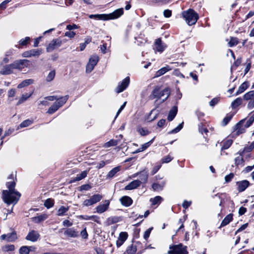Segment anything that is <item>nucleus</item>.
Instances as JSON below:
<instances>
[{
    "mask_svg": "<svg viewBox=\"0 0 254 254\" xmlns=\"http://www.w3.org/2000/svg\"><path fill=\"white\" fill-rule=\"evenodd\" d=\"M235 164L237 167L241 165L242 166L245 165V160L242 156H238L235 158Z\"/></svg>",
    "mask_w": 254,
    "mask_h": 254,
    "instance_id": "nucleus-44",
    "label": "nucleus"
},
{
    "mask_svg": "<svg viewBox=\"0 0 254 254\" xmlns=\"http://www.w3.org/2000/svg\"><path fill=\"white\" fill-rule=\"evenodd\" d=\"M220 101V97H215L213 98L210 102L209 105L211 107H214L216 104L218 103V102Z\"/></svg>",
    "mask_w": 254,
    "mask_h": 254,
    "instance_id": "nucleus-60",
    "label": "nucleus"
},
{
    "mask_svg": "<svg viewBox=\"0 0 254 254\" xmlns=\"http://www.w3.org/2000/svg\"><path fill=\"white\" fill-rule=\"evenodd\" d=\"M154 49L160 53L163 52L167 48V45L162 43L161 38L156 39L154 44Z\"/></svg>",
    "mask_w": 254,
    "mask_h": 254,
    "instance_id": "nucleus-14",
    "label": "nucleus"
},
{
    "mask_svg": "<svg viewBox=\"0 0 254 254\" xmlns=\"http://www.w3.org/2000/svg\"><path fill=\"white\" fill-rule=\"evenodd\" d=\"M68 207H66L64 206H61L58 210L57 215L60 216L64 215L65 213L68 210Z\"/></svg>",
    "mask_w": 254,
    "mask_h": 254,
    "instance_id": "nucleus-48",
    "label": "nucleus"
},
{
    "mask_svg": "<svg viewBox=\"0 0 254 254\" xmlns=\"http://www.w3.org/2000/svg\"><path fill=\"white\" fill-rule=\"evenodd\" d=\"M31 39L29 37H26L25 38L21 39L18 42V45H15V47L18 49L23 48L24 47H27L30 42Z\"/></svg>",
    "mask_w": 254,
    "mask_h": 254,
    "instance_id": "nucleus-28",
    "label": "nucleus"
},
{
    "mask_svg": "<svg viewBox=\"0 0 254 254\" xmlns=\"http://www.w3.org/2000/svg\"><path fill=\"white\" fill-rule=\"evenodd\" d=\"M55 203L54 199L51 198L47 199L44 202V206L47 208L49 209L52 207Z\"/></svg>",
    "mask_w": 254,
    "mask_h": 254,
    "instance_id": "nucleus-47",
    "label": "nucleus"
},
{
    "mask_svg": "<svg viewBox=\"0 0 254 254\" xmlns=\"http://www.w3.org/2000/svg\"><path fill=\"white\" fill-rule=\"evenodd\" d=\"M249 86L250 83L248 81H246L244 82L242 84H241L238 90L233 95L236 96L242 93L249 88Z\"/></svg>",
    "mask_w": 254,
    "mask_h": 254,
    "instance_id": "nucleus-27",
    "label": "nucleus"
},
{
    "mask_svg": "<svg viewBox=\"0 0 254 254\" xmlns=\"http://www.w3.org/2000/svg\"><path fill=\"white\" fill-rule=\"evenodd\" d=\"M137 130L141 136H145L150 133V131L145 127H139Z\"/></svg>",
    "mask_w": 254,
    "mask_h": 254,
    "instance_id": "nucleus-53",
    "label": "nucleus"
},
{
    "mask_svg": "<svg viewBox=\"0 0 254 254\" xmlns=\"http://www.w3.org/2000/svg\"><path fill=\"white\" fill-rule=\"evenodd\" d=\"M29 61L26 59L15 61L13 63L14 69L22 70L25 67H27Z\"/></svg>",
    "mask_w": 254,
    "mask_h": 254,
    "instance_id": "nucleus-10",
    "label": "nucleus"
},
{
    "mask_svg": "<svg viewBox=\"0 0 254 254\" xmlns=\"http://www.w3.org/2000/svg\"><path fill=\"white\" fill-rule=\"evenodd\" d=\"M34 83V80L33 79H27L22 81L17 86L18 88H21L26 86H27Z\"/></svg>",
    "mask_w": 254,
    "mask_h": 254,
    "instance_id": "nucleus-40",
    "label": "nucleus"
},
{
    "mask_svg": "<svg viewBox=\"0 0 254 254\" xmlns=\"http://www.w3.org/2000/svg\"><path fill=\"white\" fill-rule=\"evenodd\" d=\"M33 92L28 94L25 93L22 95L21 97L19 98L18 101L16 103V106H19V105L22 104L25 101H26L29 98H30L32 95Z\"/></svg>",
    "mask_w": 254,
    "mask_h": 254,
    "instance_id": "nucleus-39",
    "label": "nucleus"
},
{
    "mask_svg": "<svg viewBox=\"0 0 254 254\" xmlns=\"http://www.w3.org/2000/svg\"><path fill=\"white\" fill-rule=\"evenodd\" d=\"M215 196L218 197L220 199V202L219 203V205L222 207V208L221 209V212H222L223 210V208L224 207V203L225 202V199L227 198L228 194L226 193V192H218L215 194Z\"/></svg>",
    "mask_w": 254,
    "mask_h": 254,
    "instance_id": "nucleus-29",
    "label": "nucleus"
},
{
    "mask_svg": "<svg viewBox=\"0 0 254 254\" xmlns=\"http://www.w3.org/2000/svg\"><path fill=\"white\" fill-rule=\"evenodd\" d=\"M14 69L12 64L6 65L0 71V73L3 75H8L13 73V70Z\"/></svg>",
    "mask_w": 254,
    "mask_h": 254,
    "instance_id": "nucleus-30",
    "label": "nucleus"
},
{
    "mask_svg": "<svg viewBox=\"0 0 254 254\" xmlns=\"http://www.w3.org/2000/svg\"><path fill=\"white\" fill-rule=\"evenodd\" d=\"M166 185V181H162L159 183H154L152 185V188L154 191H162Z\"/></svg>",
    "mask_w": 254,
    "mask_h": 254,
    "instance_id": "nucleus-25",
    "label": "nucleus"
},
{
    "mask_svg": "<svg viewBox=\"0 0 254 254\" xmlns=\"http://www.w3.org/2000/svg\"><path fill=\"white\" fill-rule=\"evenodd\" d=\"M121 221V218L119 217L114 216L109 217L107 219V221L109 225H111L114 223H116Z\"/></svg>",
    "mask_w": 254,
    "mask_h": 254,
    "instance_id": "nucleus-50",
    "label": "nucleus"
},
{
    "mask_svg": "<svg viewBox=\"0 0 254 254\" xmlns=\"http://www.w3.org/2000/svg\"><path fill=\"white\" fill-rule=\"evenodd\" d=\"M109 204V200H106L104 204H99L96 207V212L99 213L104 212L108 209Z\"/></svg>",
    "mask_w": 254,
    "mask_h": 254,
    "instance_id": "nucleus-23",
    "label": "nucleus"
},
{
    "mask_svg": "<svg viewBox=\"0 0 254 254\" xmlns=\"http://www.w3.org/2000/svg\"><path fill=\"white\" fill-rule=\"evenodd\" d=\"M152 200V204L153 205H155L158 204V203L161 202V200L162 199V198L160 196H156L154 197L153 198H151V200Z\"/></svg>",
    "mask_w": 254,
    "mask_h": 254,
    "instance_id": "nucleus-64",
    "label": "nucleus"
},
{
    "mask_svg": "<svg viewBox=\"0 0 254 254\" xmlns=\"http://www.w3.org/2000/svg\"><path fill=\"white\" fill-rule=\"evenodd\" d=\"M178 113V107L177 106H173L172 109L170 110L168 117L167 120L171 122L174 120L177 115Z\"/></svg>",
    "mask_w": 254,
    "mask_h": 254,
    "instance_id": "nucleus-31",
    "label": "nucleus"
},
{
    "mask_svg": "<svg viewBox=\"0 0 254 254\" xmlns=\"http://www.w3.org/2000/svg\"><path fill=\"white\" fill-rule=\"evenodd\" d=\"M29 253L30 250L27 246H22L19 250V254H29Z\"/></svg>",
    "mask_w": 254,
    "mask_h": 254,
    "instance_id": "nucleus-55",
    "label": "nucleus"
},
{
    "mask_svg": "<svg viewBox=\"0 0 254 254\" xmlns=\"http://www.w3.org/2000/svg\"><path fill=\"white\" fill-rule=\"evenodd\" d=\"M99 61V57L97 56H93L90 57L88 63L86 66V72H91L96 65Z\"/></svg>",
    "mask_w": 254,
    "mask_h": 254,
    "instance_id": "nucleus-7",
    "label": "nucleus"
},
{
    "mask_svg": "<svg viewBox=\"0 0 254 254\" xmlns=\"http://www.w3.org/2000/svg\"><path fill=\"white\" fill-rule=\"evenodd\" d=\"M120 171V167L118 166L112 169L107 175V178H112Z\"/></svg>",
    "mask_w": 254,
    "mask_h": 254,
    "instance_id": "nucleus-46",
    "label": "nucleus"
},
{
    "mask_svg": "<svg viewBox=\"0 0 254 254\" xmlns=\"http://www.w3.org/2000/svg\"><path fill=\"white\" fill-rule=\"evenodd\" d=\"M160 89L161 87L156 86L154 87L148 98L149 100H154L156 99L155 102L160 99Z\"/></svg>",
    "mask_w": 254,
    "mask_h": 254,
    "instance_id": "nucleus-17",
    "label": "nucleus"
},
{
    "mask_svg": "<svg viewBox=\"0 0 254 254\" xmlns=\"http://www.w3.org/2000/svg\"><path fill=\"white\" fill-rule=\"evenodd\" d=\"M171 68L170 66L167 65L166 66L163 67L159 69L155 74V77H159L166 73L167 71L170 70Z\"/></svg>",
    "mask_w": 254,
    "mask_h": 254,
    "instance_id": "nucleus-38",
    "label": "nucleus"
},
{
    "mask_svg": "<svg viewBox=\"0 0 254 254\" xmlns=\"http://www.w3.org/2000/svg\"><path fill=\"white\" fill-rule=\"evenodd\" d=\"M119 140L117 139H112L109 141L105 143L103 145V147L104 148H109L112 146H115L118 145Z\"/></svg>",
    "mask_w": 254,
    "mask_h": 254,
    "instance_id": "nucleus-41",
    "label": "nucleus"
},
{
    "mask_svg": "<svg viewBox=\"0 0 254 254\" xmlns=\"http://www.w3.org/2000/svg\"><path fill=\"white\" fill-rule=\"evenodd\" d=\"M233 214L232 213H230L227 215L222 220L218 228L220 229L221 227H223L229 224L233 220Z\"/></svg>",
    "mask_w": 254,
    "mask_h": 254,
    "instance_id": "nucleus-32",
    "label": "nucleus"
},
{
    "mask_svg": "<svg viewBox=\"0 0 254 254\" xmlns=\"http://www.w3.org/2000/svg\"><path fill=\"white\" fill-rule=\"evenodd\" d=\"M243 103V99L241 97H238L235 99L231 103V107L233 109H235Z\"/></svg>",
    "mask_w": 254,
    "mask_h": 254,
    "instance_id": "nucleus-43",
    "label": "nucleus"
},
{
    "mask_svg": "<svg viewBox=\"0 0 254 254\" xmlns=\"http://www.w3.org/2000/svg\"><path fill=\"white\" fill-rule=\"evenodd\" d=\"M234 177V174L233 173H230L229 174L226 175L225 177V181L226 183H229L232 181V179Z\"/></svg>",
    "mask_w": 254,
    "mask_h": 254,
    "instance_id": "nucleus-63",
    "label": "nucleus"
},
{
    "mask_svg": "<svg viewBox=\"0 0 254 254\" xmlns=\"http://www.w3.org/2000/svg\"><path fill=\"white\" fill-rule=\"evenodd\" d=\"M195 115L197 116L198 120L200 122H206L205 120L204 119V117L205 116V114L204 113L202 112L199 110H197L195 112Z\"/></svg>",
    "mask_w": 254,
    "mask_h": 254,
    "instance_id": "nucleus-49",
    "label": "nucleus"
},
{
    "mask_svg": "<svg viewBox=\"0 0 254 254\" xmlns=\"http://www.w3.org/2000/svg\"><path fill=\"white\" fill-rule=\"evenodd\" d=\"M184 127V122L179 124L176 127L168 132V134H174L179 132Z\"/></svg>",
    "mask_w": 254,
    "mask_h": 254,
    "instance_id": "nucleus-52",
    "label": "nucleus"
},
{
    "mask_svg": "<svg viewBox=\"0 0 254 254\" xmlns=\"http://www.w3.org/2000/svg\"><path fill=\"white\" fill-rule=\"evenodd\" d=\"M254 149V141L250 145H247L244 148V152L250 153Z\"/></svg>",
    "mask_w": 254,
    "mask_h": 254,
    "instance_id": "nucleus-56",
    "label": "nucleus"
},
{
    "mask_svg": "<svg viewBox=\"0 0 254 254\" xmlns=\"http://www.w3.org/2000/svg\"><path fill=\"white\" fill-rule=\"evenodd\" d=\"M89 18L91 19H94L99 20H107V14H90L89 15Z\"/></svg>",
    "mask_w": 254,
    "mask_h": 254,
    "instance_id": "nucleus-35",
    "label": "nucleus"
},
{
    "mask_svg": "<svg viewBox=\"0 0 254 254\" xmlns=\"http://www.w3.org/2000/svg\"><path fill=\"white\" fill-rule=\"evenodd\" d=\"M2 250L4 252H8L9 251H13L15 250V246L14 245H6L2 247Z\"/></svg>",
    "mask_w": 254,
    "mask_h": 254,
    "instance_id": "nucleus-54",
    "label": "nucleus"
},
{
    "mask_svg": "<svg viewBox=\"0 0 254 254\" xmlns=\"http://www.w3.org/2000/svg\"><path fill=\"white\" fill-rule=\"evenodd\" d=\"M68 95L61 97L59 101H56L48 110L47 113L52 115L58 111L61 107L64 105L68 99Z\"/></svg>",
    "mask_w": 254,
    "mask_h": 254,
    "instance_id": "nucleus-4",
    "label": "nucleus"
},
{
    "mask_svg": "<svg viewBox=\"0 0 254 254\" xmlns=\"http://www.w3.org/2000/svg\"><path fill=\"white\" fill-rule=\"evenodd\" d=\"M8 190L2 191L1 198L3 201L7 205L13 204L14 205L19 201L21 194L15 190V182H6L5 184Z\"/></svg>",
    "mask_w": 254,
    "mask_h": 254,
    "instance_id": "nucleus-1",
    "label": "nucleus"
},
{
    "mask_svg": "<svg viewBox=\"0 0 254 254\" xmlns=\"http://www.w3.org/2000/svg\"><path fill=\"white\" fill-rule=\"evenodd\" d=\"M48 218V216L46 214H41L39 216L34 217L32 218L33 221L37 223H39Z\"/></svg>",
    "mask_w": 254,
    "mask_h": 254,
    "instance_id": "nucleus-42",
    "label": "nucleus"
},
{
    "mask_svg": "<svg viewBox=\"0 0 254 254\" xmlns=\"http://www.w3.org/2000/svg\"><path fill=\"white\" fill-rule=\"evenodd\" d=\"M39 233L35 230H31L25 237V239L32 242H36L40 238Z\"/></svg>",
    "mask_w": 254,
    "mask_h": 254,
    "instance_id": "nucleus-15",
    "label": "nucleus"
},
{
    "mask_svg": "<svg viewBox=\"0 0 254 254\" xmlns=\"http://www.w3.org/2000/svg\"><path fill=\"white\" fill-rule=\"evenodd\" d=\"M234 113H229L227 114L225 117L223 119L221 123V125L222 127H225L227 126L230 121L232 119L233 116H234Z\"/></svg>",
    "mask_w": 254,
    "mask_h": 254,
    "instance_id": "nucleus-34",
    "label": "nucleus"
},
{
    "mask_svg": "<svg viewBox=\"0 0 254 254\" xmlns=\"http://www.w3.org/2000/svg\"><path fill=\"white\" fill-rule=\"evenodd\" d=\"M0 239L3 240H5L7 242H14L17 239V233L14 230L11 233L1 235Z\"/></svg>",
    "mask_w": 254,
    "mask_h": 254,
    "instance_id": "nucleus-11",
    "label": "nucleus"
},
{
    "mask_svg": "<svg viewBox=\"0 0 254 254\" xmlns=\"http://www.w3.org/2000/svg\"><path fill=\"white\" fill-rule=\"evenodd\" d=\"M159 93H160V98L162 97H163V96H164L165 94H167V97L165 99H163L161 102V103H163L164 102H165L167 100V99L169 97V96H170V95H171L170 88L169 87H165L162 90L160 89Z\"/></svg>",
    "mask_w": 254,
    "mask_h": 254,
    "instance_id": "nucleus-33",
    "label": "nucleus"
},
{
    "mask_svg": "<svg viewBox=\"0 0 254 254\" xmlns=\"http://www.w3.org/2000/svg\"><path fill=\"white\" fill-rule=\"evenodd\" d=\"M138 176L139 178V181H141V184H146L148 181L149 174L148 171L146 169H144L143 170L137 172L134 175V176Z\"/></svg>",
    "mask_w": 254,
    "mask_h": 254,
    "instance_id": "nucleus-13",
    "label": "nucleus"
},
{
    "mask_svg": "<svg viewBox=\"0 0 254 254\" xmlns=\"http://www.w3.org/2000/svg\"><path fill=\"white\" fill-rule=\"evenodd\" d=\"M64 234L70 238H77L79 236L78 231L73 227L67 229L64 231Z\"/></svg>",
    "mask_w": 254,
    "mask_h": 254,
    "instance_id": "nucleus-22",
    "label": "nucleus"
},
{
    "mask_svg": "<svg viewBox=\"0 0 254 254\" xmlns=\"http://www.w3.org/2000/svg\"><path fill=\"white\" fill-rule=\"evenodd\" d=\"M41 54V51L37 49H32L24 52L22 56L25 58H29L32 56H38Z\"/></svg>",
    "mask_w": 254,
    "mask_h": 254,
    "instance_id": "nucleus-24",
    "label": "nucleus"
},
{
    "mask_svg": "<svg viewBox=\"0 0 254 254\" xmlns=\"http://www.w3.org/2000/svg\"><path fill=\"white\" fill-rule=\"evenodd\" d=\"M141 184V181L139 180H133L127 185L124 190H132L137 189L140 186Z\"/></svg>",
    "mask_w": 254,
    "mask_h": 254,
    "instance_id": "nucleus-20",
    "label": "nucleus"
},
{
    "mask_svg": "<svg viewBox=\"0 0 254 254\" xmlns=\"http://www.w3.org/2000/svg\"><path fill=\"white\" fill-rule=\"evenodd\" d=\"M206 122H200L198 124V129L199 133L203 135L205 138L208 137V130L206 126Z\"/></svg>",
    "mask_w": 254,
    "mask_h": 254,
    "instance_id": "nucleus-19",
    "label": "nucleus"
},
{
    "mask_svg": "<svg viewBox=\"0 0 254 254\" xmlns=\"http://www.w3.org/2000/svg\"><path fill=\"white\" fill-rule=\"evenodd\" d=\"M254 122V111L251 112L249 116L245 119L240 120L234 127V130L236 131V135H239L246 132V128L251 126Z\"/></svg>",
    "mask_w": 254,
    "mask_h": 254,
    "instance_id": "nucleus-2",
    "label": "nucleus"
},
{
    "mask_svg": "<svg viewBox=\"0 0 254 254\" xmlns=\"http://www.w3.org/2000/svg\"><path fill=\"white\" fill-rule=\"evenodd\" d=\"M102 198L103 197L101 194H96L93 195L90 198L93 204H94L99 202L102 199Z\"/></svg>",
    "mask_w": 254,
    "mask_h": 254,
    "instance_id": "nucleus-45",
    "label": "nucleus"
},
{
    "mask_svg": "<svg viewBox=\"0 0 254 254\" xmlns=\"http://www.w3.org/2000/svg\"><path fill=\"white\" fill-rule=\"evenodd\" d=\"M169 248L171 250L168 252V254H188L187 247L182 243L171 245Z\"/></svg>",
    "mask_w": 254,
    "mask_h": 254,
    "instance_id": "nucleus-5",
    "label": "nucleus"
},
{
    "mask_svg": "<svg viewBox=\"0 0 254 254\" xmlns=\"http://www.w3.org/2000/svg\"><path fill=\"white\" fill-rule=\"evenodd\" d=\"M32 123V121L29 120V119H27V120H24V121H23L19 125L20 127L22 128V127H28L29 126H30L31 124Z\"/></svg>",
    "mask_w": 254,
    "mask_h": 254,
    "instance_id": "nucleus-58",
    "label": "nucleus"
},
{
    "mask_svg": "<svg viewBox=\"0 0 254 254\" xmlns=\"http://www.w3.org/2000/svg\"><path fill=\"white\" fill-rule=\"evenodd\" d=\"M87 171H84L82 172L80 174H77L76 177L72 178V179L70 181V183H73L77 181H80L83 179L85 178L87 176Z\"/></svg>",
    "mask_w": 254,
    "mask_h": 254,
    "instance_id": "nucleus-36",
    "label": "nucleus"
},
{
    "mask_svg": "<svg viewBox=\"0 0 254 254\" xmlns=\"http://www.w3.org/2000/svg\"><path fill=\"white\" fill-rule=\"evenodd\" d=\"M120 202L121 204L126 207L130 206L133 203V200L131 197L128 196H122L120 199Z\"/></svg>",
    "mask_w": 254,
    "mask_h": 254,
    "instance_id": "nucleus-26",
    "label": "nucleus"
},
{
    "mask_svg": "<svg viewBox=\"0 0 254 254\" xmlns=\"http://www.w3.org/2000/svg\"><path fill=\"white\" fill-rule=\"evenodd\" d=\"M80 236L82 237V239L84 240H87L88 238V234L86 230V228L85 227L80 233Z\"/></svg>",
    "mask_w": 254,
    "mask_h": 254,
    "instance_id": "nucleus-59",
    "label": "nucleus"
},
{
    "mask_svg": "<svg viewBox=\"0 0 254 254\" xmlns=\"http://www.w3.org/2000/svg\"><path fill=\"white\" fill-rule=\"evenodd\" d=\"M124 13V11L123 8H118L112 13L107 14V20L117 19L123 15Z\"/></svg>",
    "mask_w": 254,
    "mask_h": 254,
    "instance_id": "nucleus-12",
    "label": "nucleus"
},
{
    "mask_svg": "<svg viewBox=\"0 0 254 254\" xmlns=\"http://www.w3.org/2000/svg\"><path fill=\"white\" fill-rule=\"evenodd\" d=\"M62 44V41L58 39H53L47 46L46 50L47 52H52L56 48H59Z\"/></svg>",
    "mask_w": 254,
    "mask_h": 254,
    "instance_id": "nucleus-8",
    "label": "nucleus"
},
{
    "mask_svg": "<svg viewBox=\"0 0 254 254\" xmlns=\"http://www.w3.org/2000/svg\"><path fill=\"white\" fill-rule=\"evenodd\" d=\"M242 57H240V58H238L234 63L232 66V67H234L235 69H236L238 66H239L241 63H242Z\"/></svg>",
    "mask_w": 254,
    "mask_h": 254,
    "instance_id": "nucleus-62",
    "label": "nucleus"
},
{
    "mask_svg": "<svg viewBox=\"0 0 254 254\" xmlns=\"http://www.w3.org/2000/svg\"><path fill=\"white\" fill-rule=\"evenodd\" d=\"M239 44V40L237 37H231L230 41L228 43L230 47H233Z\"/></svg>",
    "mask_w": 254,
    "mask_h": 254,
    "instance_id": "nucleus-51",
    "label": "nucleus"
},
{
    "mask_svg": "<svg viewBox=\"0 0 254 254\" xmlns=\"http://www.w3.org/2000/svg\"><path fill=\"white\" fill-rule=\"evenodd\" d=\"M129 82V77L128 76L126 77L121 82L119 83L116 89V92L119 93L124 91L128 87Z\"/></svg>",
    "mask_w": 254,
    "mask_h": 254,
    "instance_id": "nucleus-9",
    "label": "nucleus"
},
{
    "mask_svg": "<svg viewBox=\"0 0 254 254\" xmlns=\"http://www.w3.org/2000/svg\"><path fill=\"white\" fill-rule=\"evenodd\" d=\"M137 246L133 244L128 246L125 252V254H136Z\"/></svg>",
    "mask_w": 254,
    "mask_h": 254,
    "instance_id": "nucleus-37",
    "label": "nucleus"
},
{
    "mask_svg": "<svg viewBox=\"0 0 254 254\" xmlns=\"http://www.w3.org/2000/svg\"><path fill=\"white\" fill-rule=\"evenodd\" d=\"M55 74H56V72H55V70L51 71L49 73L48 76L46 77V80L48 82H50V81H52L55 78Z\"/></svg>",
    "mask_w": 254,
    "mask_h": 254,
    "instance_id": "nucleus-57",
    "label": "nucleus"
},
{
    "mask_svg": "<svg viewBox=\"0 0 254 254\" xmlns=\"http://www.w3.org/2000/svg\"><path fill=\"white\" fill-rule=\"evenodd\" d=\"M183 17L189 26L194 25L199 19L198 14L192 8H189L182 13Z\"/></svg>",
    "mask_w": 254,
    "mask_h": 254,
    "instance_id": "nucleus-3",
    "label": "nucleus"
},
{
    "mask_svg": "<svg viewBox=\"0 0 254 254\" xmlns=\"http://www.w3.org/2000/svg\"><path fill=\"white\" fill-rule=\"evenodd\" d=\"M243 99L246 101L249 100L247 105L248 109H252L254 108V90L250 91L245 94Z\"/></svg>",
    "mask_w": 254,
    "mask_h": 254,
    "instance_id": "nucleus-6",
    "label": "nucleus"
},
{
    "mask_svg": "<svg viewBox=\"0 0 254 254\" xmlns=\"http://www.w3.org/2000/svg\"><path fill=\"white\" fill-rule=\"evenodd\" d=\"M128 237V234L126 232H122L120 233L118 239L116 241V246L118 248L120 247Z\"/></svg>",
    "mask_w": 254,
    "mask_h": 254,
    "instance_id": "nucleus-18",
    "label": "nucleus"
},
{
    "mask_svg": "<svg viewBox=\"0 0 254 254\" xmlns=\"http://www.w3.org/2000/svg\"><path fill=\"white\" fill-rule=\"evenodd\" d=\"M14 131V128H9L7 130H5L3 135L1 137V140H3L4 137L11 134Z\"/></svg>",
    "mask_w": 254,
    "mask_h": 254,
    "instance_id": "nucleus-61",
    "label": "nucleus"
},
{
    "mask_svg": "<svg viewBox=\"0 0 254 254\" xmlns=\"http://www.w3.org/2000/svg\"><path fill=\"white\" fill-rule=\"evenodd\" d=\"M233 141L231 139L227 137L223 139L221 142V151H224L225 150L228 149L232 144Z\"/></svg>",
    "mask_w": 254,
    "mask_h": 254,
    "instance_id": "nucleus-21",
    "label": "nucleus"
},
{
    "mask_svg": "<svg viewBox=\"0 0 254 254\" xmlns=\"http://www.w3.org/2000/svg\"><path fill=\"white\" fill-rule=\"evenodd\" d=\"M236 186H237V190L239 192H242L245 191L247 188L250 186V183L248 180H244L237 182Z\"/></svg>",
    "mask_w": 254,
    "mask_h": 254,
    "instance_id": "nucleus-16",
    "label": "nucleus"
}]
</instances>
